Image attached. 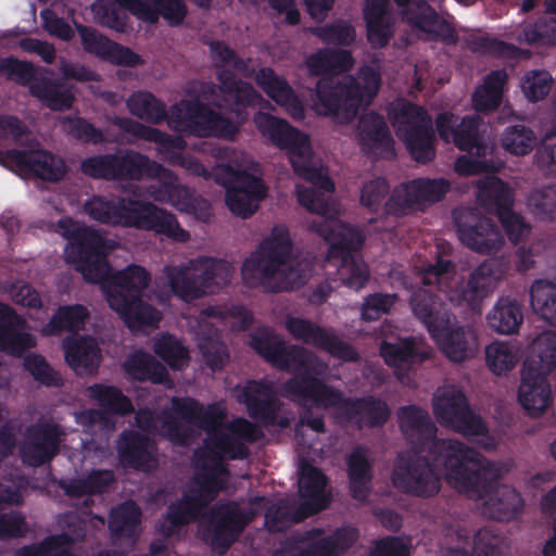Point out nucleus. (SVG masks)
Returning <instances> with one entry per match:
<instances>
[{
	"instance_id": "f257e3e1",
	"label": "nucleus",
	"mask_w": 556,
	"mask_h": 556,
	"mask_svg": "<svg viewBox=\"0 0 556 556\" xmlns=\"http://www.w3.org/2000/svg\"><path fill=\"white\" fill-rule=\"evenodd\" d=\"M248 344L268 364L293 377L280 384L279 394L300 407V422L317 433L326 431L324 415H316L314 407L337 408L358 428L382 427L391 410L386 401L375 395L346 397L325 378L329 366L314 352L304 346L288 344L281 337L267 328H258L248 337Z\"/></svg>"
},
{
	"instance_id": "f03ea898",
	"label": "nucleus",
	"mask_w": 556,
	"mask_h": 556,
	"mask_svg": "<svg viewBox=\"0 0 556 556\" xmlns=\"http://www.w3.org/2000/svg\"><path fill=\"white\" fill-rule=\"evenodd\" d=\"M253 122L273 144L288 151L294 173L313 185L311 188L298 187V201L309 212L319 215V220H314L311 227L329 243L327 260L338 265V274L343 285L356 291L361 290L369 279L368 266L355 255L364 244V236L357 228L343 224L338 218L327 217L330 204L326 193L334 191V184L320 168L312 165L308 136L269 113H255Z\"/></svg>"
},
{
	"instance_id": "7ed1b4c3",
	"label": "nucleus",
	"mask_w": 556,
	"mask_h": 556,
	"mask_svg": "<svg viewBox=\"0 0 556 556\" xmlns=\"http://www.w3.org/2000/svg\"><path fill=\"white\" fill-rule=\"evenodd\" d=\"M446 482L470 498L482 500L495 491L501 469L477 450L456 440H433L428 455L418 451L397 454L391 480L403 494L419 498L435 496Z\"/></svg>"
},
{
	"instance_id": "20e7f679",
	"label": "nucleus",
	"mask_w": 556,
	"mask_h": 556,
	"mask_svg": "<svg viewBox=\"0 0 556 556\" xmlns=\"http://www.w3.org/2000/svg\"><path fill=\"white\" fill-rule=\"evenodd\" d=\"M507 270V265L501 258L491 257L483 261L469 275L466 281L446 289V276L454 271L450 260L439 256L429 264L422 273V288L416 289L409 299V305L416 318L427 328L431 337L448 325L450 317L440 292L456 306L471 311L480 308L483 299L493 292L497 281Z\"/></svg>"
},
{
	"instance_id": "39448f33",
	"label": "nucleus",
	"mask_w": 556,
	"mask_h": 556,
	"mask_svg": "<svg viewBox=\"0 0 556 556\" xmlns=\"http://www.w3.org/2000/svg\"><path fill=\"white\" fill-rule=\"evenodd\" d=\"M176 410L206 432L203 448L194 452L195 466L206 472L198 473L195 480L202 490H212L217 484L216 475L228 472L225 460L245 459L249 447L231 432L217 429L224 414L216 405L204 407L198 400H180Z\"/></svg>"
},
{
	"instance_id": "423d86ee",
	"label": "nucleus",
	"mask_w": 556,
	"mask_h": 556,
	"mask_svg": "<svg viewBox=\"0 0 556 556\" xmlns=\"http://www.w3.org/2000/svg\"><path fill=\"white\" fill-rule=\"evenodd\" d=\"M84 211L91 219L104 225L154 231L177 242L190 239L189 231L180 227L175 214L148 201L93 195L84 204Z\"/></svg>"
},
{
	"instance_id": "0eeeda50",
	"label": "nucleus",
	"mask_w": 556,
	"mask_h": 556,
	"mask_svg": "<svg viewBox=\"0 0 556 556\" xmlns=\"http://www.w3.org/2000/svg\"><path fill=\"white\" fill-rule=\"evenodd\" d=\"M380 84V73L371 66L362 67L357 77H323L316 85V111L320 115L336 116L350 123L362 106L371 103Z\"/></svg>"
},
{
	"instance_id": "6e6552de",
	"label": "nucleus",
	"mask_w": 556,
	"mask_h": 556,
	"mask_svg": "<svg viewBox=\"0 0 556 556\" xmlns=\"http://www.w3.org/2000/svg\"><path fill=\"white\" fill-rule=\"evenodd\" d=\"M293 242L286 226H275L271 232L244 260L241 275L250 287L263 286L271 292H281L293 288L296 273L288 268Z\"/></svg>"
},
{
	"instance_id": "1a4fd4ad",
	"label": "nucleus",
	"mask_w": 556,
	"mask_h": 556,
	"mask_svg": "<svg viewBox=\"0 0 556 556\" xmlns=\"http://www.w3.org/2000/svg\"><path fill=\"white\" fill-rule=\"evenodd\" d=\"M483 119L478 115L459 117L452 112L437 115L435 127L439 137L453 142L460 151L469 153L456 160L455 169L459 175L470 176L483 173H496L498 165L490 157L492 148L481 131Z\"/></svg>"
},
{
	"instance_id": "9d476101",
	"label": "nucleus",
	"mask_w": 556,
	"mask_h": 556,
	"mask_svg": "<svg viewBox=\"0 0 556 556\" xmlns=\"http://www.w3.org/2000/svg\"><path fill=\"white\" fill-rule=\"evenodd\" d=\"M150 281L151 275L144 267L131 264L116 273L106 288L110 307L130 330L159 326L161 313L142 299Z\"/></svg>"
},
{
	"instance_id": "9b49d317",
	"label": "nucleus",
	"mask_w": 556,
	"mask_h": 556,
	"mask_svg": "<svg viewBox=\"0 0 556 556\" xmlns=\"http://www.w3.org/2000/svg\"><path fill=\"white\" fill-rule=\"evenodd\" d=\"M556 368V332L546 331L532 343V354L525 361L518 400L532 417L541 416L551 404L548 375Z\"/></svg>"
},
{
	"instance_id": "f8f14e48",
	"label": "nucleus",
	"mask_w": 556,
	"mask_h": 556,
	"mask_svg": "<svg viewBox=\"0 0 556 556\" xmlns=\"http://www.w3.org/2000/svg\"><path fill=\"white\" fill-rule=\"evenodd\" d=\"M163 273L174 295L185 302H192L214 293L231 275L228 262L199 256L180 265H167Z\"/></svg>"
},
{
	"instance_id": "ddd939ff",
	"label": "nucleus",
	"mask_w": 556,
	"mask_h": 556,
	"mask_svg": "<svg viewBox=\"0 0 556 556\" xmlns=\"http://www.w3.org/2000/svg\"><path fill=\"white\" fill-rule=\"evenodd\" d=\"M56 231L67 240V261L75 265L84 279L93 283L103 281L108 274L106 247L105 239L99 231L71 217L60 218Z\"/></svg>"
},
{
	"instance_id": "4468645a",
	"label": "nucleus",
	"mask_w": 556,
	"mask_h": 556,
	"mask_svg": "<svg viewBox=\"0 0 556 556\" xmlns=\"http://www.w3.org/2000/svg\"><path fill=\"white\" fill-rule=\"evenodd\" d=\"M169 123L200 138L233 140L239 126L229 117L214 111L199 99L182 100L169 109Z\"/></svg>"
},
{
	"instance_id": "2eb2a0df",
	"label": "nucleus",
	"mask_w": 556,
	"mask_h": 556,
	"mask_svg": "<svg viewBox=\"0 0 556 556\" xmlns=\"http://www.w3.org/2000/svg\"><path fill=\"white\" fill-rule=\"evenodd\" d=\"M155 162L147 155L126 150L123 153H103L85 157L80 162V172L92 179L105 181H139L151 176Z\"/></svg>"
},
{
	"instance_id": "dca6fc26",
	"label": "nucleus",
	"mask_w": 556,
	"mask_h": 556,
	"mask_svg": "<svg viewBox=\"0 0 556 556\" xmlns=\"http://www.w3.org/2000/svg\"><path fill=\"white\" fill-rule=\"evenodd\" d=\"M395 118L396 134L404 141L410 156L420 164L434 160L435 135L427 110L407 101L399 108Z\"/></svg>"
},
{
	"instance_id": "f3484780",
	"label": "nucleus",
	"mask_w": 556,
	"mask_h": 556,
	"mask_svg": "<svg viewBox=\"0 0 556 556\" xmlns=\"http://www.w3.org/2000/svg\"><path fill=\"white\" fill-rule=\"evenodd\" d=\"M478 201L486 212L498 218L513 243L517 244L529 235L531 228L520 214L513 211V191L501 178L491 176L482 180L479 185Z\"/></svg>"
},
{
	"instance_id": "a211bd4d",
	"label": "nucleus",
	"mask_w": 556,
	"mask_h": 556,
	"mask_svg": "<svg viewBox=\"0 0 556 556\" xmlns=\"http://www.w3.org/2000/svg\"><path fill=\"white\" fill-rule=\"evenodd\" d=\"M252 521V514L236 502L214 505L205 517L203 536L212 549L225 555Z\"/></svg>"
},
{
	"instance_id": "6ab92c4d",
	"label": "nucleus",
	"mask_w": 556,
	"mask_h": 556,
	"mask_svg": "<svg viewBox=\"0 0 556 556\" xmlns=\"http://www.w3.org/2000/svg\"><path fill=\"white\" fill-rule=\"evenodd\" d=\"M453 220L460 242L472 251L491 254L504 244L496 224L477 208H456L453 211Z\"/></svg>"
},
{
	"instance_id": "aec40b11",
	"label": "nucleus",
	"mask_w": 556,
	"mask_h": 556,
	"mask_svg": "<svg viewBox=\"0 0 556 556\" xmlns=\"http://www.w3.org/2000/svg\"><path fill=\"white\" fill-rule=\"evenodd\" d=\"M433 413L438 421L465 437L484 435L488 428L482 418L469 406L462 390L446 389L433 399Z\"/></svg>"
},
{
	"instance_id": "412c9836",
	"label": "nucleus",
	"mask_w": 556,
	"mask_h": 556,
	"mask_svg": "<svg viewBox=\"0 0 556 556\" xmlns=\"http://www.w3.org/2000/svg\"><path fill=\"white\" fill-rule=\"evenodd\" d=\"M444 178H416L396 187L384 203V213L404 216L424 204L441 201L450 190Z\"/></svg>"
},
{
	"instance_id": "4be33fe9",
	"label": "nucleus",
	"mask_w": 556,
	"mask_h": 556,
	"mask_svg": "<svg viewBox=\"0 0 556 556\" xmlns=\"http://www.w3.org/2000/svg\"><path fill=\"white\" fill-rule=\"evenodd\" d=\"M65 434L63 427L52 419L28 426L20 446L23 462L33 467L50 463L60 453Z\"/></svg>"
},
{
	"instance_id": "5701e85b",
	"label": "nucleus",
	"mask_w": 556,
	"mask_h": 556,
	"mask_svg": "<svg viewBox=\"0 0 556 556\" xmlns=\"http://www.w3.org/2000/svg\"><path fill=\"white\" fill-rule=\"evenodd\" d=\"M0 163L50 182L60 181L66 174L64 161L46 150L0 151Z\"/></svg>"
},
{
	"instance_id": "b1692460",
	"label": "nucleus",
	"mask_w": 556,
	"mask_h": 556,
	"mask_svg": "<svg viewBox=\"0 0 556 556\" xmlns=\"http://www.w3.org/2000/svg\"><path fill=\"white\" fill-rule=\"evenodd\" d=\"M245 405L249 416L268 427L277 422L280 402L273 382L268 380H249L238 395Z\"/></svg>"
},
{
	"instance_id": "393cba45",
	"label": "nucleus",
	"mask_w": 556,
	"mask_h": 556,
	"mask_svg": "<svg viewBox=\"0 0 556 556\" xmlns=\"http://www.w3.org/2000/svg\"><path fill=\"white\" fill-rule=\"evenodd\" d=\"M402 21L413 29L440 37L444 41L454 42V28L443 20L437 10L426 0H409L405 5L397 7Z\"/></svg>"
},
{
	"instance_id": "a878e982",
	"label": "nucleus",
	"mask_w": 556,
	"mask_h": 556,
	"mask_svg": "<svg viewBox=\"0 0 556 556\" xmlns=\"http://www.w3.org/2000/svg\"><path fill=\"white\" fill-rule=\"evenodd\" d=\"M117 455L124 468L148 472L156 467L155 443L136 430H124L117 439Z\"/></svg>"
},
{
	"instance_id": "bb28decb",
	"label": "nucleus",
	"mask_w": 556,
	"mask_h": 556,
	"mask_svg": "<svg viewBox=\"0 0 556 556\" xmlns=\"http://www.w3.org/2000/svg\"><path fill=\"white\" fill-rule=\"evenodd\" d=\"M219 83V92L224 104L214 101L218 108L240 116L248 108L255 106L263 99L262 94L248 81L239 79L231 70H223L216 73Z\"/></svg>"
},
{
	"instance_id": "cd10ccee",
	"label": "nucleus",
	"mask_w": 556,
	"mask_h": 556,
	"mask_svg": "<svg viewBox=\"0 0 556 556\" xmlns=\"http://www.w3.org/2000/svg\"><path fill=\"white\" fill-rule=\"evenodd\" d=\"M256 85L295 121L305 117V108L288 80L271 67H261L254 77Z\"/></svg>"
},
{
	"instance_id": "c85d7f7f",
	"label": "nucleus",
	"mask_w": 556,
	"mask_h": 556,
	"mask_svg": "<svg viewBox=\"0 0 556 556\" xmlns=\"http://www.w3.org/2000/svg\"><path fill=\"white\" fill-rule=\"evenodd\" d=\"M358 136L367 153L391 159L395 155L394 140L382 115L376 112L363 114L358 121Z\"/></svg>"
},
{
	"instance_id": "c756f323",
	"label": "nucleus",
	"mask_w": 556,
	"mask_h": 556,
	"mask_svg": "<svg viewBox=\"0 0 556 556\" xmlns=\"http://www.w3.org/2000/svg\"><path fill=\"white\" fill-rule=\"evenodd\" d=\"M204 491L200 488L198 491H191L190 494H184L181 500L170 503L165 516L159 521L157 531L164 538L178 534L184 526L197 518L206 504L202 498Z\"/></svg>"
},
{
	"instance_id": "7c9ffc66",
	"label": "nucleus",
	"mask_w": 556,
	"mask_h": 556,
	"mask_svg": "<svg viewBox=\"0 0 556 556\" xmlns=\"http://www.w3.org/2000/svg\"><path fill=\"white\" fill-rule=\"evenodd\" d=\"M346 473L351 496L365 502L371 491L374 465L368 458L367 448L357 445L345 457Z\"/></svg>"
},
{
	"instance_id": "2f4dec72",
	"label": "nucleus",
	"mask_w": 556,
	"mask_h": 556,
	"mask_svg": "<svg viewBox=\"0 0 556 556\" xmlns=\"http://www.w3.org/2000/svg\"><path fill=\"white\" fill-rule=\"evenodd\" d=\"M24 320L10 306H3L0 316V351L21 356L36 344L33 334L22 332Z\"/></svg>"
},
{
	"instance_id": "473e14b6",
	"label": "nucleus",
	"mask_w": 556,
	"mask_h": 556,
	"mask_svg": "<svg viewBox=\"0 0 556 556\" xmlns=\"http://www.w3.org/2000/svg\"><path fill=\"white\" fill-rule=\"evenodd\" d=\"M65 361L77 375L97 371L101 359L97 341L91 337L67 338L63 341Z\"/></svg>"
},
{
	"instance_id": "72a5a7b5",
	"label": "nucleus",
	"mask_w": 556,
	"mask_h": 556,
	"mask_svg": "<svg viewBox=\"0 0 556 556\" xmlns=\"http://www.w3.org/2000/svg\"><path fill=\"white\" fill-rule=\"evenodd\" d=\"M73 526L72 536L67 533L49 535L39 543L18 548L15 556H76L71 552V545L85 539L86 526L79 519H75Z\"/></svg>"
},
{
	"instance_id": "f704fd0d",
	"label": "nucleus",
	"mask_w": 556,
	"mask_h": 556,
	"mask_svg": "<svg viewBox=\"0 0 556 556\" xmlns=\"http://www.w3.org/2000/svg\"><path fill=\"white\" fill-rule=\"evenodd\" d=\"M445 356L455 362L460 363L478 351V337L476 332L466 327L448 329L447 325L438 337H432Z\"/></svg>"
},
{
	"instance_id": "c9c22d12",
	"label": "nucleus",
	"mask_w": 556,
	"mask_h": 556,
	"mask_svg": "<svg viewBox=\"0 0 556 556\" xmlns=\"http://www.w3.org/2000/svg\"><path fill=\"white\" fill-rule=\"evenodd\" d=\"M401 429L404 435L418 447L432 444L437 438V427L430 419L427 410L408 405L400 409Z\"/></svg>"
},
{
	"instance_id": "e433bc0d",
	"label": "nucleus",
	"mask_w": 556,
	"mask_h": 556,
	"mask_svg": "<svg viewBox=\"0 0 556 556\" xmlns=\"http://www.w3.org/2000/svg\"><path fill=\"white\" fill-rule=\"evenodd\" d=\"M380 356L384 363L392 368L408 370L417 363L427 358L417 346L414 337L399 338L395 341H382L380 344Z\"/></svg>"
},
{
	"instance_id": "4c0bfd02",
	"label": "nucleus",
	"mask_w": 556,
	"mask_h": 556,
	"mask_svg": "<svg viewBox=\"0 0 556 556\" xmlns=\"http://www.w3.org/2000/svg\"><path fill=\"white\" fill-rule=\"evenodd\" d=\"M357 540L355 529H339L298 552L288 551V556H340L350 549Z\"/></svg>"
},
{
	"instance_id": "58836bf2",
	"label": "nucleus",
	"mask_w": 556,
	"mask_h": 556,
	"mask_svg": "<svg viewBox=\"0 0 556 556\" xmlns=\"http://www.w3.org/2000/svg\"><path fill=\"white\" fill-rule=\"evenodd\" d=\"M321 510L323 506H314L309 502H301L296 506L279 503L266 511L265 523L269 531H282L289 526L301 522Z\"/></svg>"
},
{
	"instance_id": "ea45409f",
	"label": "nucleus",
	"mask_w": 556,
	"mask_h": 556,
	"mask_svg": "<svg viewBox=\"0 0 556 556\" xmlns=\"http://www.w3.org/2000/svg\"><path fill=\"white\" fill-rule=\"evenodd\" d=\"M489 326L501 334H514L518 332L522 321V305L510 298H500L488 316Z\"/></svg>"
},
{
	"instance_id": "a19ab883",
	"label": "nucleus",
	"mask_w": 556,
	"mask_h": 556,
	"mask_svg": "<svg viewBox=\"0 0 556 556\" xmlns=\"http://www.w3.org/2000/svg\"><path fill=\"white\" fill-rule=\"evenodd\" d=\"M125 372L134 380L163 383L168 380V371L155 357L143 351H136L124 362Z\"/></svg>"
},
{
	"instance_id": "79ce46f5",
	"label": "nucleus",
	"mask_w": 556,
	"mask_h": 556,
	"mask_svg": "<svg viewBox=\"0 0 556 556\" xmlns=\"http://www.w3.org/2000/svg\"><path fill=\"white\" fill-rule=\"evenodd\" d=\"M112 124L118 127L124 132L135 136L136 138L154 142L159 144L162 149L170 150L177 149L181 150L185 148L186 142L184 139L179 137H173L165 131H162L157 128L150 127L143 125L130 117H122L115 116L112 119Z\"/></svg>"
},
{
	"instance_id": "37998d69",
	"label": "nucleus",
	"mask_w": 556,
	"mask_h": 556,
	"mask_svg": "<svg viewBox=\"0 0 556 556\" xmlns=\"http://www.w3.org/2000/svg\"><path fill=\"white\" fill-rule=\"evenodd\" d=\"M354 59L348 50L323 49L306 60L311 74L319 76L325 74L339 75L352 68Z\"/></svg>"
},
{
	"instance_id": "c03bdc74",
	"label": "nucleus",
	"mask_w": 556,
	"mask_h": 556,
	"mask_svg": "<svg viewBox=\"0 0 556 556\" xmlns=\"http://www.w3.org/2000/svg\"><path fill=\"white\" fill-rule=\"evenodd\" d=\"M187 12L184 0H146L144 9H140L136 17L150 24H155L160 17H163L169 26L174 27L184 22Z\"/></svg>"
},
{
	"instance_id": "a18cd8bd",
	"label": "nucleus",
	"mask_w": 556,
	"mask_h": 556,
	"mask_svg": "<svg viewBox=\"0 0 556 556\" xmlns=\"http://www.w3.org/2000/svg\"><path fill=\"white\" fill-rule=\"evenodd\" d=\"M180 400H194L193 397H173L170 410H164L161 414L160 420L162 429L168 440L179 446L189 444L193 438V431L191 427H197L198 424L182 417L180 413L176 410V402Z\"/></svg>"
},
{
	"instance_id": "49530a36",
	"label": "nucleus",
	"mask_w": 556,
	"mask_h": 556,
	"mask_svg": "<svg viewBox=\"0 0 556 556\" xmlns=\"http://www.w3.org/2000/svg\"><path fill=\"white\" fill-rule=\"evenodd\" d=\"M507 80L505 71L496 70L489 73L482 86L472 94V104L477 112H490L496 110L503 96L504 85Z\"/></svg>"
},
{
	"instance_id": "de8ad7c7",
	"label": "nucleus",
	"mask_w": 556,
	"mask_h": 556,
	"mask_svg": "<svg viewBox=\"0 0 556 556\" xmlns=\"http://www.w3.org/2000/svg\"><path fill=\"white\" fill-rule=\"evenodd\" d=\"M87 394L108 413L126 416L134 412L132 402L117 387L94 383L87 388Z\"/></svg>"
},
{
	"instance_id": "09e8293b",
	"label": "nucleus",
	"mask_w": 556,
	"mask_h": 556,
	"mask_svg": "<svg viewBox=\"0 0 556 556\" xmlns=\"http://www.w3.org/2000/svg\"><path fill=\"white\" fill-rule=\"evenodd\" d=\"M326 484L327 477L319 468L309 464L302 466L299 482L302 502H309L314 506H323V510L326 509L330 503L329 498L325 496Z\"/></svg>"
},
{
	"instance_id": "8fccbe9b",
	"label": "nucleus",
	"mask_w": 556,
	"mask_h": 556,
	"mask_svg": "<svg viewBox=\"0 0 556 556\" xmlns=\"http://www.w3.org/2000/svg\"><path fill=\"white\" fill-rule=\"evenodd\" d=\"M141 509L132 501L122 503L109 515V529L114 538H132L141 521Z\"/></svg>"
},
{
	"instance_id": "3c124183",
	"label": "nucleus",
	"mask_w": 556,
	"mask_h": 556,
	"mask_svg": "<svg viewBox=\"0 0 556 556\" xmlns=\"http://www.w3.org/2000/svg\"><path fill=\"white\" fill-rule=\"evenodd\" d=\"M130 113L140 119L159 124L167 118L166 105L149 91L134 92L127 100Z\"/></svg>"
},
{
	"instance_id": "603ef678",
	"label": "nucleus",
	"mask_w": 556,
	"mask_h": 556,
	"mask_svg": "<svg viewBox=\"0 0 556 556\" xmlns=\"http://www.w3.org/2000/svg\"><path fill=\"white\" fill-rule=\"evenodd\" d=\"M530 303L534 312L556 327V285L539 279L530 288Z\"/></svg>"
},
{
	"instance_id": "864d4df0",
	"label": "nucleus",
	"mask_w": 556,
	"mask_h": 556,
	"mask_svg": "<svg viewBox=\"0 0 556 556\" xmlns=\"http://www.w3.org/2000/svg\"><path fill=\"white\" fill-rule=\"evenodd\" d=\"M29 92L52 111L68 110L74 97L70 90H62L52 80L42 78L29 86Z\"/></svg>"
},
{
	"instance_id": "5fc2aeb1",
	"label": "nucleus",
	"mask_w": 556,
	"mask_h": 556,
	"mask_svg": "<svg viewBox=\"0 0 556 556\" xmlns=\"http://www.w3.org/2000/svg\"><path fill=\"white\" fill-rule=\"evenodd\" d=\"M89 311L83 304L62 305L48 323L51 332H77L85 328Z\"/></svg>"
},
{
	"instance_id": "6e6d98bb",
	"label": "nucleus",
	"mask_w": 556,
	"mask_h": 556,
	"mask_svg": "<svg viewBox=\"0 0 556 556\" xmlns=\"http://www.w3.org/2000/svg\"><path fill=\"white\" fill-rule=\"evenodd\" d=\"M153 351L172 369L180 370L189 363L188 350L170 333H164L156 339Z\"/></svg>"
},
{
	"instance_id": "4d7b16f0",
	"label": "nucleus",
	"mask_w": 556,
	"mask_h": 556,
	"mask_svg": "<svg viewBox=\"0 0 556 556\" xmlns=\"http://www.w3.org/2000/svg\"><path fill=\"white\" fill-rule=\"evenodd\" d=\"M536 137L533 130L525 125H513L505 128L501 143L505 151L515 155H526L535 146Z\"/></svg>"
},
{
	"instance_id": "13d9d810",
	"label": "nucleus",
	"mask_w": 556,
	"mask_h": 556,
	"mask_svg": "<svg viewBox=\"0 0 556 556\" xmlns=\"http://www.w3.org/2000/svg\"><path fill=\"white\" fill-rule=\"evenodd\" d=\"M311 31L327 45L348 47L351 46L356 38V31L353 25L343 20H338L323 26H316L312 28Z\"/></svg>"
},
{
	"instance_id": "bf43d9fd",
	"label": "nucleus",
	"mask_w": 556,
	"mask_h": 556,
	"mask_svg": "<svg viewBox=\"0 0 556 556\" xmlns=\"http://www.w3.org/2000/svg\"><path fill=\"white\" fill-rule=\"evenodd\" d=\"M472 52L489 54L496 58H518L522 50L515 46L490 36H472L467 40Z\"/></svg>"
},
{
	"instance_id": "052dcab7",
	"label": "nucleus",
	"mask_w": 556,
	"mask_h": 556,
	"mask_svg": "<svg viewBox=\"0 0 556 556\" xmlns=\"http://www.w3.org/2000/svg\"><path fill=\"white\" fill-rule=\"evenodd\" d=\"M485 361L489 369L500 376L510 371L518 363L514 348L506 342H494L485 349Z\"/></svg>"
},
{
	"instance_id": "680f3d73",
	"label": "nucleus",
	"mask_w": 556,
	"mask_h": 556,
	"mask_svg": "<svg viewBox=\"0 0 556 556\" xmlns=\"http://www.w3.org/2000/svg\"><path fill=\"white\" fill-rule=\"evenodd\" d=\"M226 172L231 176L229 181L223 185L230 191H240L254 197V200L262 201L266 197V188L261 178L242 170H233L226 166Z\"/></svg>"
},
{
	"instance_id": "e2e57ef3",
	"label": "nucleus",
	"mask_w": 556,
	"mask_h": 556,
	"mask_svg": "<svg viewBox=\"0 0 556 556\" xmlns=\"http://www.w3.org/2000/svg\"><path fill=\"white\" fill-rule=\"evenodd\" d=\"M286 329L298 341L304 344L319 348L328 329L323 328L309 319L301 317H288L286 320Z\"/></svg>"
},
{
	"instance_id": "0e129e2a",
	"label": "nucleus",
	"mask_w": 556,
	"mask_h": 556,
	"mask_svg": "<svg viewBox=\"0 0 556 556\" xmlns=\"http://www.w3.org/2000/svg\"><path fill=\"white\" fill-rule=\"evenodd\" d=\"M208 48L216 73L223 70L244 72L248 68L247 62L225 41L212 40Z\"/></svg>"
},
{
	"instance_id": "69168bd1",
	"label": "nucleus",
	"mask_w": 556,
	"mask_h": 556,
	"mask_svg": "<svg viewBox=\"0 0 556 556\" xmlns=\"http://www.w3.org/2000/svg\"><path fill=\"white\" fill-rule=\"evenodd\" d=\"M63 130L81 143L100 144L105 138L101 129L79 116H66L62 122Z\"/></svg>"
},
{
	"instance_id": "338daca9",
	"label": "nucleus",
	"mask_w": 556,
	"mask_h": 556,
	"mask_svg": "<svg viewBox=\"0 0 556 556\" xmlns=\"http://www.w3.org/2000/svg\"><path fill=\"white\" fill-rule=\"evenodd\" d=\"M526 41L532 46L547 47L556 42V18L541 16L523 29Z\"/></svg>"
},
{
	"instance_id": "774afa93",
	"label": "nucleus",
	"mask_w": 556,
	"mask_h": 556,
	"mask_svg": "<svg viewBox=\"0 0 556 556\" xmlns=\"http://www.w3.org/2000/svg\"><path fill=\"white\" fill-rule=\"evenodd\" d=\"M528 205L538 218L556 219V186H547L531 192Z\"/></svg>"
}]
</instances>
